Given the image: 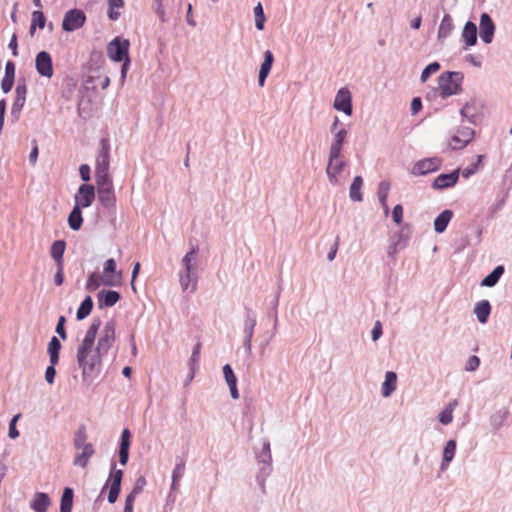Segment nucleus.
<instances>
[{"mask_svg": "<svg viewBox=\"0 0 512 512\" xmlns=\"http://www.w3.org/2000/svg\"><path fill=\"white\" fill-rule=\"evenodd\" d=\"M185 465L184 464H177L173 470L172 473V490H175L177 488L178 482L184 475Z\"/></svg>", "mask_w": 512, "mask_h": 512, "instance_id": "49", "label": "nucleus"}, {"mask_svg": "<svg viewBox=\"0 0 512 512\" xmlns=\"http://www.w3.org/2000/svg\"><path fill=\"white\" fill-rule=\"evenodd\" d=\"M274 62L273 53L270 50H266L264 52V59L260 65L259 74H258V85L263 87L265 81L271 71L272 65Z\"/></svg>", "mask_w": 512, "mask_h": 512, "instance_id": "23", "label": "nucleus"}, {"mask_svg": "<svg viewBox=\"0 0 512 512\" xmlns=\"http://www.w3.org/2000/svg\"><path fill=\"white\" fill-rule=\"evenodd\" d=\"M503 273V266L495 267L494 270L482 280L481 285L485 287L495 286L496 283L499 281L500 277L503 275Z\"/></svg>", "mask_w": 512, "mask_h": 512, "instance_id": "39", "label": "nucleus"}, {"mask_svg": "<svg viewBox=\"0 0 512 512\" xmlns=\"http://www.w3.org/2000/svg\"><path fill=\"white\" fill-rule=\"evenodd\" d=\"M51 505V499L47 493L36 492L30 502V508L34 512H47Z\"/></svg>", "mask_w": 512, "mask_h": 512, "instance_id": "25", "label": "nucleus"}, {"mask_svg": "<svg viewBox=\"0 0 512 512\" xmlns=\"http://www.w3.org/2000/svg\"><path fill=\"white\" fill-rule=\"evenodd\" d=\"M474 138V130L469 127H461L457 130L456 134H454L448 145L451 149H463L466 147Z\"/></svg>", "mask_w": 512, "mask_h": 512, "instance_id": "13", "label": "nucleus"}, {"mask_svg": "<svg viewBox=\"0 0 512 512\" xmlns=\"http://www.w3.org/2000/svg\"><path fill=\"white\" fill-rule=\"evenodd\" d=\"M483 108L484 105L480 100L471 99L461 108L460 114L470 123L476 124L483 116Z\"/></svg>", "mask_w": 512, "mask_h": 512, "instance_id": "11", "label": "nucleus"}, {"mask_svg": "<svg viewBox=\"0 0 512 512\" xmlns=\"http://www.w3.org/2000/svg\"><path fill=\"white\" fill-rule=\"evenodd\" d=\"M86 22V15L81 9H70L68 10L62 20V29L65 32H73L84 26Z\"/></svg>", "mask_w": 512, "mask_h": 512, "instance_id": "8", "label": "nucleus"}, {"mask_svg": "<svg viewBox=\"0 0 512 512\" xmlns=\"http://www.w3.org/2000/svg\"><path fill=\"white\" fill-rule=\"evenodd\" d=\"M438 419L443 425L450 424L453 421V413L451 412V409H443L439 413Z\"/></svg>", "mask_w": 512, "mask_h": 512, "instance_id": "53", "label": "nucleus"}, {"mask_svg": "<svg viewBox=\"0 0 512 512\" xmlns=\"http://www.w3.org/2000/svg\"><path fill=\"white\" fill-rule=\"evenodd\" d=\"M459 173L460 170L456 169L451 173L438 175L432 183V188L443 190L455 186L459 179Z\"/></svg>", "mask_w": 512, "mask_h": 512, "instance_id": "20", "label": "nucleus"}, {"mask_svg": "<svg viewBox=\"0 0 512 512\" xmlns=\"http://www.w3.org/2000/svg\"><path fill=\"white\" fill-rule=\"evenodd\" d=\"M363 185V179L361 176L354 177L350 188H349V196L350 199L354 202H361L363 200V195L361 193V188Z\"/></svg>", "mask_w": 512, "mask_h": 512, "instance_id": "35", "label": "nucleus"}, {"mask_svg": "<svg viewBox=\"0 0 512 512\" xmlns=\"http://www.w3.org/2000/svg\"><path fill=\"white\" fill-rule=\"evenodd\" d=\"M422 108V102L421 99L416 97L412 99L411 102V113L413 115L417 114Z\"/></svg>", "mask_w": 512, "mask_h": 512, "instance_id": "64", "label": "nucleus"}, {"mask_svg": "<svg viewBox=\"0 0 512 512\" xmlns=\"http://www.w3.org/2000/svg\"><path fill=\"white\" fill-rule=\"evenodd\" d=\"M65 321H66L65 317L64 316H60L59 319H58L57 326H56V333L62 339H66V337H67L66 331H65V328H64Z\"/></svg>", "mask_w": 512, "mask_h": 512, "instance_id": "57", "label": "nucleus"}, {"mask_svg": "<svg viewBox=\"0 0 512 512\" xmlns=\"http://www.w3.org/2000/svg\"><path fill=\"white\" fill-rule=\"evenodd\" d=\"M146 484V481L144 478H139L137 481H136V484L134 486V488L132 489V491L130 492V494L134 495L137 497L138 494L141 493V491L143 490V487L145 486Z\"/></svg>", "mask_w": 512, "mask_h": 512, "instance_id": "61", "label": "nucleus"}, {"mask_svg": "<svg viewBox=\"0 0 512 512\" xmlns=\"http://www.w3.org/2000/svg\"><path fill=\"white\" fill-rule=\"evenodd\" d=\"M66 243L63 240L55 241L51 246V257L58 264H63V255L65 252Z\"/></svg>", "mask_w": 512, "mask_h": 512, "instance_id": "38", "label": "nucleus"}, {"mask_svg": "<svg viewBox=\"0 0 512 512\" xmlns=\"http://www.w3.org/2000/svg\"><path fill=\"white\" fill-rule=\"evenodd\" d=\"M441 164L442 161L438 157L419 160L414 164L412 168V174L415 176H420L435 172L441 167Z\"/></svg>", "mask_w": 512, "mask_h": 512, "instance_id": "16", "label": "nucleus"}, {"mask_svg": "<svg viewBox=\"0 0 512 512\" xmlns=\"http://www.w3.org/2000/svg\"><path fill=\"white\" fill-rule=\"evenodd\" d=\"M495 24L488 13H482L479 21V34L485 44H490L495 33Z\"/></svg>", "mask_w": 512, "mask_h": 512, "instance_id": "17", "label": "nucleus"}, {"mask_svg": "<svg viewBox=\"0 0 512 512\" xmlns=\"http://www.w3.org/2000/svg\"><path fill=\"white\" fill-rule=\"evenodd\" d=\"M97 185V194L100 203L107 209H112L116 205V196L112 178L95 180Z\"/></svg>", "mask_w": 512, "mask_h": 512, "instance_id": "4", "label": "nucleus"}, {"mask_svg": "<svg viewBox=\"0 0 512 512\" xmlns=\"http://www.w3.org/2000/svg\"><path fill=\"white\" fill-rule=\"evenodd\" d=\"M100 326L101 320L94 318L77 348V363L82 370L83 381L90 382L100 374L102 359L115 342L116 323L114 320H109L104 324L95 346Z\"/></svg>", "mask_w": 512, "mask_h": 512, "instance_id": "1", "label": "nucleus"}, {"mask_svg": "<svg viewBox=\"0 0 512 512\" xmlns=\"http://www.w3.org/2000/svg\"><path fill=\"white\" fill-rule=\"evenodd\" d=\"M454 29L452 17L449 14H445L440 22L437 38L438 40H445L452 33Z\"/></svg>", "mask_w": 512, "mask_h": 512, "instance_id": "32", "label": "nucleus"}, {"mask_svg": "<svg viewBox=\"0 0 512 512\" xmlns=\"http://www.w3.org/2000/svg\"><path fill=\"white\" fill-rule=\"evenodd\" d=\"M334 109L337 111H341L347 116H351L353 112L352 108V96L348 88L343 87L340 88L335 96L334 103H333Z\"/></svg>", "mask_w": 512, "mask_h": 512, "instance_id": "14", "label": "nucleus"}, {"mask_svg": "<svg viewBox=\"0 0 512 512\" xmlns=\"http://www.w3.org/2000/svg\"><path fill=\"white\" fill-rule=\"evenodd\" d=\"M61 349V343L57 337L53 336L48 344V354L50 363L56 365L59 361V351Z\"/></svg>", "mask_w": 512, "mask_h": 512, "instance_id": "37", "label": "nucleus"}, {"mask_svg": "<svg viewBox=\"0 0 512 512\" xmlns=\"http://www.w3.org/2000/svg\"><path fill=\"white\" fill-rule=\"evenodd\" d=\"M342 152H328V164L326 174L329 182L336 185L339 182V175L346 166V161L342 158Z\"/></svg>", "mask_w": 512, "mask_h": 512, "instance_id": "6", "label": "nucleus"}, {"mask_svg": "<svg viewBox=\"0 0 512 512\" xmlns=\"http://www.w3.org/2000/svg\"><path fill=\"white\" fill-rule=\"evenodd\" d=\"M223 374L227 385L237 383V378L229 364L223 366Z\"/></svg>", "mask_w": 512, "mask_h": 512, "instance_id": "52", "label": "nucleus"}, {"mask_svg": "<svg viewBox=\"0 0 512 512\" xmlns=\"http://www.w3.org/2000/svg\"><path fill=\"white\" fill-rule=\"evenodd\" d=\"M382 324L380 321H376L371 331V338L375 342L382 336Z\"/></svg>", "mask_w": 512, "mask_h": 512, "instance_id": "56", "label": "nucleus"}, {"mask_svg": "<svg viewBox=\"0 0 512 512\" xmlns=\"http://www.w3.org/2000/svg\"><path fill=\"white\" fill-rule=\"evenodd\" d=\"M119 299L120 294L114 290H101L97 294V302L100 309L114 306Z\"/></svg>", "mask_w": 512, "mask_h": 512, "instance_id": "24", "label": "nucleus"}, {"mask_svg": "<svg viewBox=\"0 0 512 512\" xmlns=\"http://www.w3.org/2000/svg\"><path fill=\"white\" fill-rule=\"evenodd\" d=\"M464 76L461 72L447 71L438 78L440 95L443 99L457 95L462 90Z\"/></svg>", "mask_w": 512, "mask_h": 512, "instance_id": "2", "label": "nucleus"}, {"mask_svg": "<svg viewBox=\"0 0 512 512\" xmlns=\"http://www.w3.org/2000/svg\"><path fill=\"white\" fill-rule=\"evenodd\" d=\"M257 459L260 463L263 464V467L261 468L260 476L258 477L261 482H264L265 477H267L271 472V451H270V443L268 440L263 441V448L262 451L257 455ZM263 485V483H261Z\"/></svg>", "mask_w": 512, "mask_h": 512, "instance_id": "19", "label": "nucleus"}, {"mask_svg": "<svg viewBox=\"0 0 512 512\" xmlns=\"http://www.w3.org/2000/svg\"><path fill=\"white\" fill-rule=\"evenodd\" d=\"M480 365V359L478 356L476 355H472L468 358L467 362H466V366H465V369L467 371H475L478 369Z\"/></svg>", "mask_w": 512, "mask_h": 512, "instance_id": "55", "label": "nucleus"}, {"mask_svg": "<svg viewBox=\"0 0 512 512\" xmlns=\"http://www.w3.org/2000/svg\"><path fill=\"white\" fill-rule=\"evenodd\" d=\"M491 312V306L488 300H482L476 303L474 313L478 321L482 324L486 323Z\"/></svg>", "mask_w": 512, "mask_h": 512, "instance_id": "33", "label": "nucleus"}, {"mask_svg": "<svg viewBox=\"0 0 512 512\" xmlns=\"http://www.w3.org/2000/svg\"><path fill=\"white\" fill-rule=\"evenodd\" d=\"M507 416H508V411H506V410L498 411L497 413H495L491 416V418H490L491 425L495 429H499L503 425Z\"/></svg>", "mask_w": 512, "mask_h": 512, "instance_id": "48", "label": "nucleus"}, {"mask_svg": "<svg viewBox=\"0 0 512 512\" xmlns=\"http://www.w3.org/2000/svg\"><path fill=\"white\" fill-rule=\"evenodd\" d=\"M130 439H131L130 431L128 429H124L121 434L120 447H119V462L123 466H125L128 462L129 447H130V443H131Z\"/></svg>", "mask_w": 512, "mask_h": 512, "instance_id": "27", "label": "nucleus"}, {"mask_svg": "<svg viewBox=\"0 0 512 512\" xmlns=\"http://www.w3.org/2000/svg\"><path fill=\"white\" fill-rule=\"evenodd\" d=\"M129 46V40L115 37L107 45V55L112 61L121 62L122 60L129 58Z\"/></svg>", "mask_w": 512, "mask_h": 512, "instance_id": "7", "label": "nucleus"}, {"mask_svg": "<svg viewBox=\"0 0 512 512\" xmlns=\"http://www.w3.org/2000/svg\"><path fill=\"white\" fill-rule=\"evenodd\" d=\"M135 499H136V496H134L130 493L127 495L123 512H133V505H134Z\"/></svg>", "mask_w": 512, "mask_h": 512, "instance_id": "62", "label": "nucleus"}, {"mask_svg": "<svg viewBox=\"0 0 512 512\" xmlns=\"http://www.w3.org/2000/svg\"><path fill=\"white\" fill-rule=\"evenodd\" d=\"M453 217V212L449 209L442 211L434 220V230L436 233H443Z\"/></svg>", "mask_w": 512, "mask_h": 512, "instance_id": "31", "label": "nucleus"}, {"mask_svg": "<svg viewBox=\"0 0 512 512\" xmlns=\"http://www.w3.org/2000/svg\"><path fill=\"white\" fill-rule=\"evenodd\" d=\"M75 205L80 208H87L92 205L95 200V188L91 184L84 183L80 185L74 196Z\"/></svg>", "mask_w": 512, "mask_h": 512, "instance_id": "15", "label": "nucleus"}, {"mask_svg": "<svg viewBox=\"0 0 512 512\" xmlns=\"http://www.w3.org/2000/svg\"><path fill=\"white\" fill-rule=\"evenodd\" d=\"M103 284L101 280V276H99L97 273L93 272L89 275L87 282H86V290L92 292L97 290L100 285Z\"/></svg>", "mask_w": 512, "mask_h": 512, "instance_id": "46", "label": "nucleus"}, {"mask_svg": "<svg viewBox=\"0 0 512 512\" xmlns=\"http://www.w3.org/2000/svg\"><path fill=\"white\" fill-rule=\"evenodd\" d=\"M397 387V374L393 371H388L385 374V380L382 383L381 394L387 398L392 395Z\"/></svg>", "mask_w": 512, "mask_h": 512, "instance_id": "29", "label": "nucleus"}, {"mask_svg": "<svg viewBox=\"0 0 512 512\" xmlns=\"http://www.w3.org/2000/svg\"><path fill=\"white\" fill-rule=\"evenodd\" d=\"M330 132L332 134V142L329 146V152H342L348 136V131L338 116L334 117L330 127Z\"/></svg>", "mask_w": 512, "mask_h": 512, "instance_id": "5", "label": "nucleus"}, {"mask_svg": "<svg viewBox=\"0 0 512 512\" xmlns=\"http://www.w3.org/2000/svg\"><path fill=\"white\" fill-rule=\"evenodd\" d=\"M31 23L34 26H36L40 29H43L45 27V23H46V18L44 16L43 12L40 10L33 11Z\"/></svg>", "mask_w": 512, "mask_h": 512, "instance_id": "50", "label": "nucleus"}, {"mask_svg": "<svg viewBox=\"0 0 512 512\" xmlns=\"http://www.w3.org/2000/svg\"><path fill=\"white\" fill-rule=\"evenodd\" d=\"M15 100L11 107V116L14 118L15 121L19 119L21 110L25 104L26 101V94H27V87L26 85L18 83L15 89Z\"/></svg>", "mask_w": 512, "mask_h": 512, "instance_id": "21", "label": "nucleus"}, {"mask_svg": "<svg viewBox=\"0 0 512 512\" xmlns=\"http://www.w3.org/2000/svg\"><path fill=\"white\" fill-rule=\"evenodd\" d=\"M90 167L87 164H82L79 167V174L81 179L86 183L90 180Z\"/></svg>", "mask_w": 512, "mask_h": 512, "instance_id": "59", "label": "nucleus"}, {"mask_svg": "<svg viewBox=\"0 0 512 512\" xmlns=\"http://www.w3.org/2000/svg\"><path fill=\"white\" fill-rule=\"evenodd\" d=\"M200 349H201V344L200 343H197L194 348H193V351H192V354L190 356V359H189V367H190V376H189V380H192L194 375H195V371L197 369V366H198V363H199V360H200Z\"/></svg>", "mask_w": 512, "mask_h": 512, "instance_id": "42", "label": "nucleus"}, {"mask_svg": "<svg viewBox=\"0 0 512 512\" xmlns=\"http://www.w3.org/2000/svg\"><path fill=\"white\" fill-rule=\"evenodd\" d=\"M122 477L123 471L121 469H116L115 463H113L110 477L108 478L105 486L102 489L103 492L104 489L109 485L108 502L111 504L115 503L119 496V493L121 491Z\"/></svg>", "mask_w": 512, "mask_h": 512, "instance_id": "10", "label": "nucleus"}, {"mask_svg": "<svg viewBox=\"0 0 512 512\" xmlns=\"http://www.w3.org/2000/svg\"><path fill=\"white\" fill-rule=\"evenodd\" d=\"M55 375H56L55 365L50 363V366H48L45 371V380L47 381V383L53 384Z\"/></svg>", "mask_w": 512, "mask_h": 512, "instance_id": "58", "label": "nucleus"}, {"mask_svg": "<svg viewBox=\"0 0 512 512\" xmlns=\"http://www.w3.org/2000/svg\"><path fill=\"white\" fill-rule=\"evenodd\" d=\"M439 69H440V64H439L438 62H432V63H430L428 66H426V67L423 69V71H422V73H421V76H420V81H421L422 83H425V82L429 79V77H430L432 74H434V73H436L437 71H439Z\"/></svg>", "mask_w": 512, "mask_h": 512, "instance_id": "47", "label": "nucleus"}, {"mask_svg": "<svg viewBox=\"0 0 512 512\" xmlns=\"http://www.w3.org/2000/svg\"><path fill=\"white\" fill-rule=\"evenodd\" d=\"M256 323H257V321H256L255 314L253 312H251L250 310H247L245 313V318H244V322H243V333H244L243 346L249 355L252 352V339H253Z\"/></svg>", "mask_w": 512, "mask_h": 512, "instance_id": "12", "label": "nucleus"}, {"mask_svg": "<svg viewBox=\"0 0 512 512\" xmlns=\"http://www.w3.org/2000/svg\"><path fill=\"white\" fill-rule=\"evenodd\" d=\"M178 277L183 292L194 293L197 290L198 274L179 272Z\"/></svg>", "mask_w": 512, "mask_h": 512, "instance_id": "26", "label": "nucleus"}, {"mask_svg": "<svg viewBox=\"0 0 512 512\" xmlns=\"http://www.w3.org/2000/svg\"><path fill=\"white\" fill-rule=\"evenodd\" d=\"M462 39L467 47L474 46L477 42V27L475 23L468 21L462 31Z\"/></svg>", "mask_w": 512, "mask_h": 512, "instance_id": "30", "label": "nucleus"}, {"mask_svg": "<svg viewBox=\"0 0 512 512\" xmlns=\"http://www.w3.org/2000/svg\"><path fill=\"white\" fill-rule=\"evenodd\" d=\"M20 417H21V414H16L15 416H13V418L11 419V421L9 423L8 436L11 439H16L19 436V431L16 428V424Z\"/></svg>", "mask_w": 512, "mask_h": 512, "instance_id": "51", "label": "nucleus"}, {"mask_svg": "<svg viewBox=\"0 0 512 512\" xmlns=\"http://www.w3.org/2000/svg\"><path fill=\"white\" fill-rule=\"evenodd\" d=\"M110 168V143L106 138L101 139L100 148L95 161V180L111 178Z\"/></svg>", "mask_w": 512, "mask_h": 512, "instance_id": "3", "label": "nucleus"}, {"mask_svg": "<svg viewBox=\"0 0 512 512\" xmlns=\"http://www.w3.org/2000/svg\"><path fill=\"white\" fill-rule=\"evenodd\" d=\"M389 191L390 183L386 180L381 181L377 189V196L380 204H384L385 202H387Z\"/></svg>", "mask_w": 512, "mask_h": 512, "instance_id": "44", "label": "nucleus"}, {"mask_svg": "<svg viewBox=\"0 0 512 512\" xmlns=\"http://www.w3.org/2000/svg\"><path fill=\"white\" fill-rule=\"evenodd\" d=\"M81 209L82 208L74 205V207H73V209L70 212L69 217H68L69 227L72 230H74V231L79 230L81 228V226H82V223H83V217H82Z\"/></svg>", "mask_w": 512, "mask_h": 512, "instance_id": "36", "label": "nucleus"}, {"mask_svg": "<svg viewBox=\"0 0 512 512\" xmlns=\"http://www.w3.org/2000/svg\"><path fill=\"white\" fill-rule=\"evenodd\" d=\"M456 448H457V444H456L455 440L451 439V440L447 441V443L443 449V452H442V462L440 465L441 471H445L448 468V466L450 465V463L452 462V460L455 456V453H456Z\"/></svg>", "mask_w": 512, "mask_h": 512, "instance_id": "28", "label": "nucleus"}, {"mask_svg": "<svg viewBox=\"0 0 512 512\" xmlns=\"http://www.w3.org/2000/svg\"><path fill=\"white\" fill-rule=\"evenodd\" d=\"M392 218H393V221L397 225H400L402 223V220H403V207H402V205L397 204L396 206H394V208L392 210Z\"/></svg>", "mask_w": 512, "mask_h": 512, "instance_id": "54", "label": "nucleus"}, {"mask_svg": "<svg viewBox=\"0 0 512 512\" xmlns=\"http://www.w3.org/2000/svg\"><path fill=\"white\" fill-rule=\"evenodd\" d=\"M101 280L103 285L108 287L121 285L122 272L116 271V262L114 259L110 258L105 261Z\"/></svg>", "mask_w": 512, "mask_h": 512, "instance_id": "9", "label": "nucleus"}, {"mask_svg": "<svg viewBox=\"0 0 512 512\" xmlns=\"http://www.w3.org/2000/svg\"><path fill=\"white\" fill-rule=\"evenodd\" d=\"M81 453L77 454L74 458L73 464L75 466H80L85 468L89 462V459L94 454V449L92 445L85 446L83 449H80Z\"/></svg>", "mask_w": 512, "mask_h": 512, "instance_id": "34", "label": "nucleus"}, {"mask_svg": "<svg viewBox=\"0 0 512 512\" xmlns=\"http://www.w3.org/2000/svg\"><path fill=\"white\" fill-rule=\"evenodd\" d=\"M64 281V274H63V264L57 265V272L54 276V282L57 286H60L63 284Z\"/></svg>", "mask_w": 512, "mask_h": 512, "instance_id": "60", "label": "nucleus"}, {"mask_svg": "<svg viewBox=\"0 0 512 512\" xmlns=\"http://www.w3.org/2000/svg\"><path fill=\"white\" fill-rule=\"evenodd\" d=\"M73 506V490L69 487H66L63 491L61 502H60V512H71Z\"/></svg>", "mask_w": 512, "mask_h": 512, "instance_id": "40", "label": "nucleus"}, {"mask_svg": "<svg viewBox=\"0 0 512 512\" xmlns=\"http://www.w3.org/2000/svg\"><path fill=\"white\" fill-rule=\"evenodd\" d=\"M254 17H255V26L259 31L264 29V24L266 21V17L263 11V7L261 3H258L254 7Z\"/></svg>", "mask_w": 512, "mask_h": 512, "instance_id": "43", "label": "nucleus"}, {"mask_svg": "<svg viewBox=\"0 0 512 512\" xmlns=\"http://www.w3.org/2000/svg\"><path fill=\"white\" fill-rule=\"evenodd\" d=\"M93 308V300L90 296H86L82 301L80 307L77 310L76 318L77 320L85 319L92 311Z\"/></svg>", "mask_w": 512, "mask_h": 512, "instance_id": "41", "label": "nucleus"}, {"mask_svg": "<svg viewBox=\"0 0 512 512\" xmlns=\"http://www.w3.org/2000/svg\"><path fill=\"white\" fill-rule=\"evenodd\" d=\"M87 435L84 428L78 429L74 436V446L76 449H83L85 446L92 445L87 443Z\"/></svg>", "mask_w": 512, "mask_h": 512, "instance_id": "45", "label": "nucleus"}, {"mask_svg": "<svg viewBox=\"0 0 512 512\" xmlns=\"http://www.w3.org/2000/svg\"><path fill=\"white\" fill-rule=\"evenodd\" d=\"M181 263L183 269L180 272L198 274V249L192 248L187 252L182 258Z\"/></svg>", "mask_w": 512, "mask_h": 512, "instance_id": "22", "label": "nucleus"}, {"mask_svg": "<svg viewBox=\"0 0 512 512\" xmlns=\"http://www.w3.org/2000/svg\"><path fill=\"white\" fill-rule=\"evenodd\" d=\"M13 84H14V79L4 77L2 79V83H1V88H2L3 92L4 93L10 92L13 87Z\"/></svg>", "mask_w": 512, "mask_h": 512, "instance_id": "63", "label": "nucleus"}, {"mask_svg": "<svg viewBox=\"0 0 512 512\" xmlns=\"http://www.w3.org/2000/svg\"><path fill=\"white\" fill-rule=\"evenodd\" d=\"M35 68L43 77L50 79L53 76L52 58L48 52L41 51L36 55Z\"/></svg>", "mask_w": 512, "mask_h": 512, "instance_id": "18", "label": "nucleus"}]
</instances>
